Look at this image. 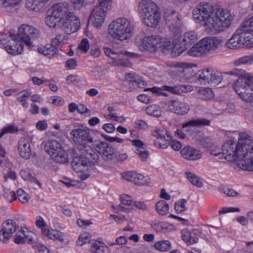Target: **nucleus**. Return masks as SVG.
<instances>
[{
    "label": "nucleus",
    "mask_w": 253,
    "mask_h": 253,
    "mask_svg": "<svg viewBox=\"0 0 253 253\" xmlns=\"http://www.w3.org/2000/svg\"><path fill=\"white\" fill-rule=\"evenodd\" d=\"M225 74L230 75H235L239 76V78H245L248 75H251L249 73H247L245 71L241 69L235 68L230 71L225 72Z\"/></svg>",
    "instance_id": "42"
},
{
    "label": "nucleus",
    "mask_w": 253,
    "mask_h": 253,
    "mask_svg": "<svg viewBox=\"0 0 253 253\" xmlns=\"http://www.w3.org/2000/svg\"><path fill=\"white\" fill-rule=\"evenodd\" d=\"M152 135L160 140H165L166 137L171 138L170 133L164 128H156L152 131Z\"/></svg>",
    "instance_id": "34"
},
{
    "label": "nucleus",
    "mask_w": 253,
    "mask_h": 253,
    "mask_svg": "<svg viewBox=\"0 0 253 253\" xmlns=\"http://www.w3.org/2000/svg\"><path fill=\"white\" fill-rule=\"evenodd\" d=\"M48 0H26L25 6L27 9L32 12H38L42 8L43 3Z\"/></svg>",
    "instance_id": "28"
},
{
    "label": "nucleus",
    "mask_w": 253,
    "mask_h": 253,
    "mask_svg": "<svg viewBox=\"0 0 253 253\" xmlns=\"http://www.w3.org/2000/svg\"><path fill=\"white\" fill-rule=\"evenodd\" d=\"M45 151L51 156L62 149L61 144L56 140H50L46 143L44 147Z\"/></svg>",
    "instance_id": "30"
},
{
    "label": "nucleus",
    "mask_w": 253,
    "mask_h": 253,
    "mask_svg": "<svg viewBox=\"0 0 253 253\" xmlns=\"http://www.w3.org/2000/svg\"><path fill=\"white\" fill-rule=\"evenodd\" d=\"M121 204L123 205L130 206L132 203V198L126 194H123L120 196Z\"/></svg>",
    "instance_id": "49"
},
{
    "label": "nucleus",
    "mask_w": 253,
    "mask_h": 253,
    "mask_svg": "<svg viewBox=\"0 0 253 253\" xmlns=\"http://www.w3.org/2000/svg\"><path fill=\"white\" fill-rule=\"evenodd\" d=\"M123 205H122V204H119L117 206H113V208L115 210V212L117 213H119L121 211H124L126 213H129L131 211L130 208H126Z\"/></svg>",
    "instance_id": "52"
},
{
    "label": "nucleus",
    "mask_w": 253,
    "mask_h": 253,
    "mask_svg": "<svg viewBox=\"0 0 253 253\" xmlns=\"http://www.w3.org/2000/svg\"><path fill=\"white\" fill-rule=\"evenodd\" d=\"M58 27L67 34L76 32L80 27L79 18L73 12H69L58 21Z\"/></svg>",
    "instance_id": "13"
},
{
    "label": "nucleus",
    "mask_w": 253,
    "mask_h": 253,
    "mask_svg": "<svg viewBox=\"0 0 253 253\" xmlns=\"http://www.w3.org/2000/svg\"><path fill=\"white\" fill-rule=\"evenodd\" d=\"M3 196L9 202H12L17 199L15 193L8 189H4Z\"/></svg>",
    "instance_id": "43"
},
{
    "label": "nucleus",
    "mask_w": 253,
    "mask_h": 253,
    "mask_svg": "<svg viewBox=\"0 0 253 253\" xmlns=\"http://www.w3.org/2000/svg\"><path fill=\"white\" fill-rule=\"evenodd\" d=\"M191 87V86L190 85H181L174 86L164 85L161 87H153L152 88H147L145 89V91H150L155 96L163 95L164 96H168V94L166 91L173 94H180L190 91Z\"/></svg>",
    "instance_id": "14"
},
{
    "label": "nucleus",
    "mask_w": 253,
    "mask_h": 253,
    "mask_svg": "<svg viewBox=\"0 0 253 253\" xmlns=\"http://www.w3.org/2000/svg\"><path fill=\"white\" fill-rule=\"evenodd\" d=\"M104 52L106 56L114 60L115 65L118 67H130L131 63L125 57H134L137 55V54L135 53L128 51H120L117 52L109 47H104Z\"/></svg>",
    "instance_id": "12"
},
{
    "label": "nucleus",
    "mask_w": 253,
    "mask_h": 253,
    "mask_svg": "<svg viewBox=\"0 0 253 253\" xmlns=\"http://www.w3.org/2000/svg\"><path fill=\"white\" fill-rule=\"evenodd\" d=\"M210 123V120L204 118H199L192 120L185 123L183 125V127L185 128L186 131H188L190 130L191 127H201L204 126H209Z\"/></svg>",
    "instance_id": "27"
},
{
    "label": "nucleus",
    "mask_w": 253,
    "mask_h": 253,
    "mask_svg": "<svg viewBox=\"0 0 253 253\" xmlns=\"http://www.w3.org/2000/svg\"><path fill=\"white\" fill-rule=\"evenodd\" d=\"M59 42L56 40V38L52 39L51 43L42 48L38 49L40 53L44 55H54L57 52V46L59 44Z\"/></svg>",
    "instance_id": "26"
},
{
    "label": "nucleus",
    "mask_w": 253,
    "mask_h": 253,
    "mask_svg": "<svg viewBox=\"0 0 253 253\" xmlns=\"http://www.w3.org/2000/svg\"><path fill=\"white\" fill-rule=\"evenodd\" d=\"M197 40V35L194 31H191L186 32L181 37L179 44H175L172 47V51L177 53V55H179L195 42Z\"/></svg>",
    "instance_id": "15"
},
{
    "label": "nucleus",
    "mask_w": 253,
    "mask_h": 253,
    "mask_svg": "<svg viewBox=\"0 0 253 253\" xmlns=\"http://www.w3.org/2000/svg\"><path fill=\"white\" fill-rule=\"evenodd\" d=\"M221 40L217 37L206 38L200 41L196 45L201 55L211 50H215L221 43Z\"/></svg>",
    "instance_id": "17"
},
{
    "label": "nucleus",
    "mask_w": 253,
    "mask_h": 253,
    "mask_svg": "<svg viewBox=\"0 0 253 253\" xmlns=\"http://www.w3.org/2000/svg\"><path fill=\"white\" fill-rule=\"evenodd\" d=\"M103 128L108 133H111L115 131V127L111 124H105L103 126Z\"/></svg>",
    "instance_id": "63"
},
{
    "label": "nucleus",
    "mask_w": 253,
    "mask_h": 253,
    "mask_svg": "<svg viewBox=\"0 0 253 253\" xmlns=\"http://www.w3.org/2000/svg\"><path fill=\"white\" fill-rule=\"evenodd\" d=\"M141 43L140 49L142 51H147L150 53L162 51L166 54L172 47L169 40L157 35L144 37L142 39Z\"/></svg>",
    "instance_id": "5"
},
{
    "label": "nucleus",
    "mask_w": 253,
    "mask_h": 253,
    "mask_svg": "<svg viewBox=\"0 0 253 253\" xmlns=\"http://www.w3.org/2000/svg\"><path fill=\"white\" fill-rule=\"evenodd\" d=\"M90 241V235L88 234H84L81 235L77 241V244L80 246Z\"/></svg>",
    "instance_id": "50"
},
{
    "label": "nucleus",
    "mask_w": 253,
    "mask_h": 253,
    "mask_svg": "<svg viewBox=\"0 0 253 253\" xmlns=\"http://www.w3.org/2000/svg\"><path fill=\"white\" fill-rule=\"evenodd\" d=\"M166 24L169 28L178 27L180 21L177 14L173 10L166 9L163 15Z\"/></svg>",
    "instance_id": "21"
},
{
    "label": "nucleus",
    "mask_w": 253,
    "mask_h": 253,
    "mask_svg": "<svg viewBox=\"0 0 253 253\" xmlns=\"http://www.w3.org/2000/svg\"><path fill=\"white\" fill-rule=\"evenodd\" d=\"M170 145V147L175 151L179 150L182 147V144L180 142L173 140L171 142H168V145Z\"/></svg>",
    "instance_id": "55"
},
{
    "label": "nucleus",
    "mask_w": 253,
    "mask_h": 253,
    "mask_svg": "<svg viewBox=\"0 0 253 253\" xmlns=\"http://www.w3.org/2000/svg\"><path fill=\"white\" fill-rule=\"evenodd\" d=\"M18 145L20 156L25 159H28L31 155V147L28 141L24 138H21L18 141Z\"/></svg>",
    "instance_id": "23"
},
{
    "label": "nucleus",
    "mask_w": 253,
    "mask_h": 253,
    "mask_svg": "<svg viewBox=\"0 0 253 253\" xmlns=\"http://www.w3.org/2000/svg\"><path fill=\"white\" fill-rule=\"evenodd\" d=\"M50 157L52 160L59 163L65 164L69 161L68 155L63 149Z\"/></svg>",
    "instance_id": "32"
},
{
    "label": "nucleus",
    "mask_w": 253,
    "mask_h": 253,
    "mask_svg": "<svg viewBox=\"0 0 253 253\" xmlns=\"http://www.w3.org/2000/svg\"><path fill=\"white\" fill-rule=\"evenodd\" d=\"M186 203L187 201L185 199H181L180 201L175 203L174 208L176 211L177 213H180L185 211L187 209L185 206Z\"/></svg>",
    "instance_id": "46"
},
{
    "label": "nucleus",
    "mask_w": 253,
    "mask_h": 253,
    "mask_svg": "<svg viewBox=\"0 0 253 253\" xmlns=\"http://www.w3.org/2000/svg\"><path fill=\"white\" fill-rule=\"evenodd\" d=\"M59 18L54 16L51 13V15H47L45 20L46 24L51 28H55L58 26V21Z\"/></svg>",
    "instance_id": "40"
},
{
    "label": "nucleus",
    "mask_w": 253,
    "mask_h": 253,
    "mask_svg": "<svg viewBox=\"0 0 253 253\" xmlns=\"http://www.w3.org/2000/svg\"><path fill=\"white\" fill-rule=\"evenodd\" d=\"M253 84V76L248 75L245 78L237 80L233 87L240 97L246 102L253 101V89L251 85Z\"/></svg>",
    "instance_id": "8"
},
{
    "label": "nucleus",
    "mask_w": 253,
    "mask_h": 253,
    "mask_svg": "<svg viewBox=\"0 0 253 253\" xmlns=\"http://www.w3.org/2000/svg\"><path fill=\"white\" fill-rule=\"evenodd\" d=\"M156 209L159 214L164 215L167 214L169 206L166 201L161 200L156 204Z\"/></svg>",
    "instance_id": "37"
},
{
    "label": "nucleus",
    "mask_w": 253,
    "mask_h": 253,
    "mask_svg": "<svg viewBox=\"0 0 253 253\" xmlns=\"http://www.w3.org/2000/svg\"><path fill=\"white\" fill-rule=\"evenodd\" d=\"M125 79L129 82L137 84L139 87H143L146 84V83L142 80L141 78L132 73L126 74L125 76Z\"/></svg>",
    "instance_id": "33"
},
{
    "label": "nucleus",
    "mask_w": 253,
    "mask_h": 253,
    "mask_svg": "<svg viewBox=\"0 0 253 253\" xmlns=\"http://www.w3.org/2000/svg\"><path fill=\"white\" fill-rule=\"evenodd\" d=\"M90 251L92 253H110V249L103 243L94 242L91 245Z\"/></svg>",
    "instance_id": "31"
},
{
    "label": "nucleus",
    "mask_w": 253,
    "mask_h": 253,
    "mask_svg": "<svg viewBox=\"0 0 253 253\" xmlns=\"http://www.w3.org/2000/svg\"><path fill=\"white\" fill-rule=\"evenodd\" d=\"M186 175L187 179L192 185L198 188H201L203 186V184L202 181L200 180V178L194 173L191 172H186Z\"/></svg>",
    "instance_id": "36"
},
{
    "label": "nucleus",
    "mask_w": 253,
    "mask_h": 253,
    "mask_svg": "<svg viewBox=\"0 0 253 253\" xmlns=\"http://www.w3.org/2000/svg\"><path fill=\"white\" fill-rule=\"evenodd\" d=\"M240 209L238 208H223L221 210L219 211V213L220 214L225 213L228 212H235L239 211Z\"/></svg>",
    "instance_id": "62"
},
{
    "label": "nucleus",
    "mask_w": 253,
    "mask_h": 253,
    "mask_svg": "<svg viewBox=\"0 0 253 253\" xmlns=\"http://www.w3.org/2000/svg\"><path fill=\"white\" fill-rule=\"evenodd\" d=\"M222 156L228 161L236 160L237 166L253 171V138L246 133L240 135L238 142L230 140L222 146Z\"/></svg>",
    "instance_id": "1"
},
{
    "label": "nucleus",
    "mask_w": 253,
    "mask_h": 253,
    "mask_svg": "<svg viewBox=\"0 0 253 253\" xmlns=\"http://www.w3.org/2000/svg\"><path fill=\"white\" fill-rule=\"evenodd\" d=\"M18 128L17 126L10 125L4 127L0 133V138H1L5 133L10 132L14 133L18 131Z\"/></svg>",
    "instance_id": "45"
},
{
    "label": "nucleus",
    "mask_w": 253,
    "mask_h": 253,
    "mask_svg": "<svg viewBox=\"0 0 253 253\" xmlns=\"http://www.w3.org/2000/svg\"><path fill=\"white\" fill-rule=\"evenodd\" d=\"M200 97L204 99H210L213 97V92L210 88H205L199 91Z\"/></svg>",
    "instance_id": "41"
},
{
    "label": "nucleus",
    "mask_w": 253,
    "mask_h": 253,
    "mask_svg": "<svg viewBox=\"0 0 253 253\" xmlns=\"http://www.w3.org/2000/svg\"><path fill=\"white\" fill-rule=\"evenodd\" d=\"M143 22L148 27H155L159 22L160 19V13L156 12L154 14L146 15V16L142 17Z\"/></svg>",
    "instance_id": "29"
},
{
    "label": "nucleus",
    "mask_w": 253,
    "mask_h": 253,
    "mask_svg": "<svg viewBox=\"0 0 253 253\" xmlns=\"http://www.w3.org/2000/svg\"><path fill=\"white\" fill-rule=\"evenodd\" d=\"M77 223L78 225L82 228H86L92 224L90 220H84L82 219H78L77 220Z\"/></svg>",
    "instance_id": "57"
},
{
    "label": "nucleus",
    "mask_w": 253,
    "mask_h": 253,
    "mask_svg": "<svg viewBox=\"0 0 253 253\" xmlns=\"http://www.w3.org/2000/svg\"><path fill=\"white\" fill-rule=\"evenodd\" d=\"M69 4L67 2L57 3L52 7V13L60 19L61 17H65L69 12Z\"/></svg>",
    "instance_id": "25"
},
{
    "label": "nucleus",
    "mask_w": 253,
    "mask_h": 253,
    "mask_svg": "<svg viewBox=\"0 0 253 253\" xmlns=\"http://www.w3.org/2000/svg\"><path fill=\"white\" fill-rule=\"evenodd\" d=\"M77 66V61L74 58L68 60L66 62V67L70 69H74Z\"/></svg>",
    "instance_id": "59"
},
{
    "label": "nucleus",
    "mask_w": 253,
    "mask_h": 253,
    "mask_svg": "<svg viewBox=\"0 0 253 253\" xmlns=\"http://www.w3.org/2000/svg\"><path fill=\"white\" fill-rule=\"evenodd\" d=\"M197 78L201 84H208L211 86L218 85L223 80L220 72L210 68L199 71L197 74Z\"/></svg>",
    "instance_id": "10"
},
{
    "label": "nucleus",
    "mask_w": 253,
    "mask_h": 253,
    "mask_svg": "<svg viewBox=\"0 0 253 253\" xmlns=\"http://www.w3.org/2000/svg\"><path fill=\"white\" fill-rule=\"evenodd\" d=\"M39 36L38 30L31 26L23 25L19 28L17 35H11L10 40L4 43L5 48L11 54H20L24 44L31 48L33 47V41Z\"/></svg>",
    "instance_id": "3"
},
{
    "label": "nucleus",
    "mask_w": 253,
    "mask_h": 253,
    "mask_svg": "<svg viewBox=\"0 0 253 253\" xmlns=\"http://www.w3.org/2000/svg\"><path fill=\"white\" fill-rule=\"evenodd\" d=\"M3 228L0 231V241L5 243L8 241L12 234L16 231L18 226L12 219H7L2 224Z\"/></svg>",
    "instance_id": "18"
},
{
    "label": "nucleus",
    "mask_w": 253,
    "mask_h": 253,
    "mask_svg": "<svg viewBox=\"0 0 253 253\" xmlns=\"http://www.w3.org/2000/svg\"><path fill=\"white\" fill-rule=\"evenodd\" d=\"M90 47V44L88 40L86 38H84L82 40L80 47V49L84 52H86Z\"/></svg>",
    "instance_id": "51"
},
{
    "label": "nucleus",
    "mask_w": 253,
    "mask_h": 253,
    "mask_svg": "<svg viewBox=\"0 0 253 253\" xmlns=\"http://www.w3.org/2000/svg\"><path fill=\"white\" fill-rule=\"evenodd\" d=\"M168 107L170 112L179 115H186L190 110V106L188 103L178 99H172L169 101Z\"/></svg>",
    "instance_id": "19"
},
{
    "label": "nucleus",
    "mask_w": 253,
    "mask_h": 253,
    "mask_svg": "<svg viewBox=\"0 0 253 253\" xmlns=\"http://www.w3.org/2000/svg\"><path fill=\"white\" fill-rule=\"evenodd\" d=\"M92 146L105 160H112L116 152L115 148L105 141L95 140Z\"/></svg>",
    "instance_id": "16"
},
{
    "label": "nucleus",
    "mask_w": 253,
    "mask_h": 253,
    "mask_svg": "<svg viewBox=\"0 0 253 253\" xmlns=\"http://www.w3.org/2000/svg\"><path fill=\"white\" fill-rule=\"evenodd\" d=\"M154 246L157 250L161 252H167L172 248L171 243L168 240L159 241L156 242Z\"/></svg>",
    "instance_id": "35"
},
{
    "label": "nucleus",
    "mask_w": 253,
    "mask_h": 253,
    "mask_svg": "<svg viewBox=\"0 0 253 253\" xmlns=\"http://www.w3.org/2000/svg\"><path fill=\"white\" fill-rule=\"evenodd\" d=\"M73 160L71 166L76 172L86 171L89 167L98 164L99 162L98 155L93 150H77L73 149Z\"/></svg>",
    "instance_id": "4"
},
{
    "label": "nucleus",
    "mask_w": 253,
    "mask_h": 253,
    "mask_svg": "<svg viewBox=\"0 0 253 253\" xmlns=\"http://www.w3.org/2000/svg\"><path fill=\"white\" fill-rule=\"evenodd\" d=\"M193 17L209 31H223L229 27L234 17L226 10L213 8L207 3H200L193 10Z\"/></svg>",
    "instance_id": "2"
},
{
    "label": "nucleus",
    "mask_w": 253,
    "mask_h": 253,
    "mask_svg": "<svg viewBox=\"0 0 253 253\" xmlns=\"http://www.w3.org/2000/svg\"><path fill=\"white\" fill-rule=\"evenodd\" d=\"M36 127L40 130H43L47 128V124L45 120L40 121L37 123Z\"/></svg>",
    "instance_id": "58"
},
{
    "label": "nucleus",
    "mask_w": 253,
    "mask_h": 253,
    "mask_svg": "<svg viewBox=\"0 0 253 253\" xmlns=\"http://www.w3.org/2000/svg\"><path fill=\"white\" fill-rule=\"evenodd\" d=\"M133 205L138 209L142 211L148 210V207L143 202H134Z\"/></svg>",
    "instance_id": "56"
},
{
    "label": "nucleus",
    "mask_w": 253,
    "mask_h": 253,
    "mask_svg": "<svg viewBox=\"0 0 253 253\" xmlns=\"http://www.w3.org/2000/svg\"><path fill=\"white\" fill-rule=\"evenodd\" d=\"M138 11L142 17L159 12L157 5L150 0H142L139 4Z\"/></svg>",
    "instance_id": "20"
},
{
    "label": "nucleus",
    "mask_w": 253,
    "mask_h": 253,
    "mask_svg": "<svg viewBox=\"0 0 253 253\" xmlns=\"http://www.w3.org/2000/svg\"><path fill=\"white\" fill-rule=\"evenodd\" d=\"M1 5L5 7H13L20 3L21 0H0Z\"/></svg>",
    "instance_id": "48"
},
{
    "label": "nucleus",
    "mask_w": 253,
    "mask_h": 253,
    "mask_svg": "<svg viewBox=\"0 0 253 253\" xmlns=\"http://www.w3.org/2000/svg\"><path fill=\"white\" fill-rule=\"evenodd\" d=\"M36 225L37 227L42 229L46 226V224L42 217L41 216H38L36 218Z\"/></svg>",
    "instance_id": "61"
},
{
    "label": "nucleus",
    "mask_w": 253,
    "mask_h": 253,
    "mask_svg": "<svg viewBox=\"0 0 253 253\" xmlns=\"http://www.w3.org/2000/svg\"><path fill=\"white\" fill-rule=\"evenodd\" d=\"M123 177L126 180L131 181L138 185H143L149 182L148 179H145L143 175L133 171L127 172Z\"/></svg>",
    "instance_id": "22"
},
{
    "label": "nucleus",
    "mask_w": 253,
    "mask_h": 253,
    "mask_svg": "<svg viewBox=\"0 0 253 253\" xmlns=\"http://www.w3.org/2000/svg\"><path fill=\"white\" fill-rule=\"evenodd\" d=\"M111 1V0H98L99 4L94 8L89 19L95 27H100L104 23Z\"/></svg>",
    "instance_id": "11"
},
{
    "label": "nucleus",
    "mask_w": 253,
    "mask_h": 253,
    "mask_svg": "<svg viewBox=\"0 0 253 253\" xmlns=\"http://www.w3.org/2000/svg\"><path fill=\"white\" fill-rule=\"evenodd\" d=\"M182 157L188 160H195L201 158L200 151L191 146L184 147L180 151Z\"/></svg>",
    "instance_id": "24"
},
{
    "label": "nucleus",
    "mask_w": 253,
    "mask_h": 253,
    "mask_svg": "<svg viewBox=\"0 0 253 253\" xmlns=\"http://www.w3.org/2000/svg\"><path fill=\"white\" fill-rule=\"evenodd\" d=\"M71 135L73 136L74 141L79 143L76 149L77 150H92L91 147L94 140L89 130L77 128L73 130L71 132Z\"/></svg>",
    "instance_id": "9"
},
{
    "label": "nucleus",
    "mask_w": 253,
    "mask_h": 253,
    "mask_svg": "<svg viewBox=\"0 0 253 253\" xmlns=\"http://www.w3.org/2000/svg\"><path fill=\"white\" fill-rule=\"evenodd\" d=\"M201 144L206 148H209L211 147L212 143L209 138H203L201 140Z\"/></svg>",
    "instance_id": "64"
},
{
    "label": "nucleus",
    "mask_w": 253,
    "mask_h": 253,
    "mask_svg": "<svg viewBox=\"0 0 253 253\" xmlns=\"http://www.w3.org/2000/svg\"><path fill=\"white\" fill-rule=\"evenodd\" d=\"M133 27L125 18H119L112 22L109 26V34L120 41L126 40L131 36Z\"/></svg>",
    "instance_id": "6"
},
{
    "label": "nucleus",
    "mask_w": 253,
    "mask_h": 253,
    "mask_svg": "<svg viewBox=\"0 0 253 253\" xmlns=\"http://www.w3.org/2000/svg\"><path fill=\"white\" fill-rule=\"evenodd\" d=\"M253 60L251 56H244L240 57L234 61V64L235 66H239L242 64H245Z\"/></svg>",
    "instance_id": "44"
},
{
    "label": "nucleus",
    "mask_w": 253,
    "mask_h": 253,
    "mask_svg": "<svg viewBox=\"0 0 253 253\" xmlns=\"http://www.w3.org/2000/svg\"><path fill=\"white\" fill-rule=\"evenodd\" d=\"M135 153L139 156L142 161H146L149 154L148 151L145 150L144 148L136 149Z\"/></svg>",
    "instance_id": "47"
},
{
    "label": "nucleus",
    "mask_w": 253,
    "mask_h": 253,
    "mask_svg": "<svg viewBox=\"0 0 253 253\" xmlns=\"http://www.w3.org/2000/svg\"><path fill=\"white\" fill-rule=\"evenodd\" d=\"M187 53H188L189 55L194 57L202 56L200 51H199V50L197 48V46H196V44L192 47H191L187 51Z\"/></svg>",
    "instance_id": "54"
},
{
    "label": "nucleus",
    "mask_w": 253,
    "mask_h": 253,
    "mask_svg": "<svg viewBox=\"0 0 253 253\" xmlns=\"http://www.w3.org/2000/svg\"><path fill=\"white\" fill-rule=\"evenodd\" d=\"M171 39H172V43L174 45L175 44H179L180 42L181 37V31L178 28V27L171 28Z\"/></svg>",
    "instance_id": "39"
},
{
    "label": "nucleus",
    "mask_w": 253,
    "mask_h": 253,
    "mask_svg": "<svg viewBox=\"0 0 253 253\" xmlns=\"http://www.w3.org/2000/svg\"><path fill=\"white\" fill-rule=\"evenodd\" d=\"M247 30L240 28L237 29L225 44L230 49H238L243 47H250L253 44V33L247 32Z\"/></svg>",
    "instance_id": "7"
},
{
    "label": "nucleus",
    "mask_w": 253,
    "mask_h": 253,
    "mask_svg": "<svg viewBox=\"0 0 253 253\" xmlns=\"http://www.w3.org/2000/svg\"><path fill=\"white\" fill-rule=\"evenodd\" d=\"M147 114L156 117H159L161 116V110L159 106L153 104L148 106L146 109Z\"/></svg>",
    "instance_id": "38"
},
{
    "label": "nucleus",
    "mask_w": 253,
    "mask_h": 253,
    "mask_svg": "<svg viewBox=\"0 0 253 253\" xmlns=\"http://www.w3.org/2000/svg\"><path fill=\"white\" fill-rule=\"evenodd\" d=\"M126 239L125 236H120L116 239L115 243H112L110 245L113 246L115 244L118 245H123L126 244Z\"/></svg>",
    "instance_id": "60"
},
{
    "label": "nucleus",
    "mask_w": 253,
    "mask_h": 253,
    "mask_svg": "<svg viewBox=\"0 0 253 253\" xmlns=\"http://www.w3.org/2000/svg\"><path fill=\"white\" fill-rule=\"evenodd\" d=\"M52 236L53 237L52 239H56L62 242H64L65 240L64 235L62 232L58 230L53 231Z\"/></svg>",
    "instance_id": "53"
}]
</instances>
